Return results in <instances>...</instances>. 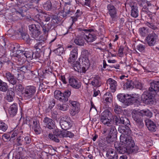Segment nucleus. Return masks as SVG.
Listing matches in <instances>:
<instances>
[{
    "label": "nucleus",
    "instance_id": "f257e3e1",
    "mask_svg": "<svg viewBox=\"0 0 159 159\" xmlns=\"http://www.w3.org/2000/svg\"><path fill=\"white\" fill-rule=\"evenodd\" d=\"M155 94L148 91L143 92L141 96V100L143 103L150 105H155L156 100L154 98Z\"/></svg>",
    "mask_w": 159,
    "mask_h": 159
},
{
    "label": "nucleus",
    "instance_id": "f03ea898",
    "mask_svg": "<svg viewBox=\"0 0 159 159\" xmlns=\"http://www.w3.org/2000/svg\"><path fill=\"white\" fill-rule=\"evenodd\" d=\"M78 31H82L83 36L85 37V40L88 42H92L97 39V37L94 33V30L93 29H85L81 28L77 29Z\"/></svg>",
    "mask_w": 159,
    "mask_h": 159
},
{
    "label": "nucleus",
    "instance_id": "7ed1b4c3",
    "mask_svg": "<svg viewBox=\"0 0 159 159\" xmlns=\"http://www.w3.org/2000/svg\"><path fill=\"white\" fill-rule=\"evenodd\" d=\"M132 117L135 122V125L139 129L143 128L144 124L143 122V117L139 113V111L133 110L131 113Z\"/></svg>",
    "mask_w": 159,
    "mask_h": 159
},
{
    "label": "nucleus",
    "instance_id": "20e7f679",
    "mask_svg": "<svg viewBox=\"0 0 159 159\" xmlns=\"http://www.w3.org/2000/svg\"><path fill=\"white\" fill-rule=\"evenodd\" d=\"M113 116L112 113L108 110H106L104 111L100 116V121L104 125L109 126L111 124L113 119Z\"/></svg>",
    "mask_w": 159,
    "mask_h": 159
},
{
    "label": "nucleus",
    "instance_id": "39448f33",
    "mask_svg": "<svg viewBox=\"0 0 159 159\" xmlns=\"http://www.w3.org/2000/svg\"><path fill=\"white\" fill-rule=\"evenodd\" d=\"M109 133L106 137V141L108 143L114 142L117 137V132L114 125L108 126Z\"/></svg>",
    "mask_w": 159,
    "mask_h": 159
},
{
    "label": "nucleus",
    "instance_id": "423d86ee",
    "mask_svg": "<svg viewBox=\"0 0 159 159\" xmlns=\"http://www.w3.org/2000/svg\"><path fill=\"white\" fill-rule=\"evenodd\" d=\"M36 90V87L33 85L26 86L23 93L24 98L26 100H29L34 98Z\"/></svg>",
    "mask_w": 159,
    "mask_h": 159
},
{
    "label": "nucleus",
    "instance_id": "0eeeda50",
    "mask_svg": "<svg viewBox=\"0 0 159 159\" xmlns=\"http://www.w3.org/2000/svg\"><path fill=\"white\" fill-rule=\"evenodd\" d=\"M29 28L31 32V36L37 40L41 34L40 25H39L32 24L29 26Z\"/></svg>",
    "mask_w": 159,
    "mask_h": 159
},
{
    "label": "nucleus",
    "instance_id": "6e6552de",
    "mask_svg": "<svg viewBox=\"0 0 159 159\" xmlns=\"http://www.w3.org/2000/svg\"><path fill=\"white\" fill-rule=\"evenodd\" d=\"M52 134V133L49 134L48 138L50 140H52L56 143H58L60 142V140L58 137L63 138V132L60 130L58 129H56L53 130Z\"/></svg>",
    "mask_w": 159,
    "mask_h": 159
},
{
    "label": "nucleus",
    "instance_id": "1a4fd4ad",
    "mask_svg": "<svg viewBox=\"0 0 159 159\" xmlns=\"http://www.w3.org/2000/svg\"><path fill=\"white\" fill-rule=\"evenodd\" d=\"M70 66L73 67L75 71L80 73H85L90 67L89 66H87L86 64L83 63V66L82 67L80 63L77 61L70 65Z\"/></svg>",
    "mask_w": 159,
    "mask_h": 159
},
{
    "label": "nucleus",
    "instance_id": "9d476101",
    "mask_svg": "<svg viewBox=\"0 0 159 159\" xmlns=\"http://www.w3.org/2000/svg\"><path fill=\"white\" fill-rule=\"evenodd\" d=\"M120 142L125 144L129 149L130 147L135 144L134 140L129 135H121L120 137Z\"/></svg>",
    "mask_w": 159,
    "mask_h": 159
},
{
    "label": "nucleus",
    "instance_id": "9b49d317",
    "mask_svg": "<svg viewBox=\"0 0 159 159\" xmlns=\"http://www.w3.org/2000/svg\"><path fill=\"white\" fill-rule=\"evenodd\" d=\"M116 125H120L123 124L125 125H129V119L125 116L120 117V116H114L112 119Z\"/></svg>",
    "mask_w": 159,
    "mask_h": 159
},
{
    "label": "nucleus",
    "instance_id": "f8f14e48",
    "mask_svg": "<svg viewBox=\"0 0 159 159\" xmlns=\"http://www.w3.org/2000/svg\"><path fill=\"white\" fill-rule=\"evenodd\" d=\"M107 13L110 16L112 20H115L117 15V9L116 7L111 4H108L107 7Z\"/></svg>",
    "mask_w": 159,
    "mask_h": 159
},
{
    "label": "nucleus",
    "instance_id": "ddd939ff",
    "mask_svg": "<svg viewBox=\"0 0 159 159\" xmlns=\"http://www.w3.org/2000/svg\"><path fill=\"white\" fill-rule=\"evenodd\" d=\"M114 146L116 150L120 153L124 154L129 150L125 144L123 143H120L119 142H116Z\"/></svg>",
    "mask_w": 159,
    "mask_h": 159
},
{
    "label": "nucleus",
    "instance_id": "4468645a",
    "mask_svg": "<svg viewBox=\"0 0 159 159\" xmlns=\"http://www.w3.org/2000/svg\"><path fill=\"white\" fill-rule=\"evenodd\" d=\"M69 103L73 107L72 108L70 111V113L72 116H74L77 114L80 110V105L77 101L70 100Z\"/></svg>",
    "mask_w": 159,
    "mask_h": 159
},
{
    "label": "nucleus",
    "instance_id": "2eb2a0df",
    "mask_svg": "<svg viewBox=\"0 0 159 159\" xmlns=\"http://www.w3.org/2000/svg\"><path fill=\"white\" fill-rule=\"evenodd\" d=\"M157 35L155 33H152L148 35L146 37L145 40L149 46H152L154 45L156 43Z\"/></svg>",
    "mask_w": 159,
    "mask_h": 159
},
{
    "label": "nucleus",
    "instance_id": "dca6fc26",
    "mask_svg": "<svg viewBox=\"0 0 159 159\" xmlns=\"http://www.w3.org/2000/svg\"><path fill=\"white\" fill-rule=\"evenodd\" d=\"M69 85L74 89H79L81 87V83L73 76L69 77Z\"/></svg>",
    "mask_w": 159,
    "mask_h": 159
},
{
    "label": "nucleus",
    "instance_id": "f3484780",
    "mask_svg": "<svg viewBox=\"0 0 159 159\" xmlns=\"http://www.w3.org/2000/svg\"><path fill=\"white\" fill-rule=\"evenodd\" d=\"M78 49L76 48L73 49L70 52V57L68 61L70 65L75 62V60L77 57Z\"/></svg>",
    "mask_w": 159,
    "mask_h": 159
},
{
    "label": "nucleus",
    "instance_id": "a211bd4d",
    "mask_svg": "<svg viewBox=\"0 0 159 159\" xmlns=\"http://www.w3.org/2000/svg\"><path fill=\"white\" fill-rule=\"evenodd\" d=\"M67 118H68L67 116H65V117L61 118L60 121V125L61 128L65 130L69 129L72 126L70 122L66 120Z\"/></svg>",
    "mask_w": 159,
    "mask_h": 159
},
{
    "label": "nucleus",
    "instance_id": "6ab92c4d",
    "mask_svg": "<svg viewBox=\"0 0 159 159\" xmlns=\"http://www.w3.org/2000/svg\"><path fill=\"white\" fill-rule=\"evenodd\" d=\"M80 35L76 37L74 39V43L77 45L80 46L84 45L85 39L83 36L82 31H79Z\"/></svg>",
    "mask_w": 159,
    "mask_h": 159
},
{
    "label": "nucleus",
    "instance_id": "aec40b11",
    "mask_svg": "<svg viewBox=\"0 0 159 159\" xmlns=\"http://www.w3.org/2000/svg\"><path fill=\"white\" fill-rule=\"evenodd\" d=\"M150 87L149 88V90L155 94L159 92V81L153 80L150 83Z\"/></svg>",
    "mask_w": 159,
    "mask_h": 159
},
{
    "label": "nucleus",
    "instance_id": "412c9836",
    "mask_svg": "<svg viewBox=\"0 0 159 159\" xmlns=\"http://www.w3.org/2000/svg\"><path fill=\"white\" fill-rule=\"evenodd\" d=\"M43 121L46 125V127L50 129H54L55 127V124L52 120L48 117L46 116L44 119Z\"/></svg>",
    "mask_w": 159,
    "mask_h": 159
},
{
    "label": "nucleus",
    "instance_id": "4be33fe9",
    "mask_svg": "<svg viewBox=\"0 0 159 159\" xmlns=\"http://www.w3.org/2000/svg\"><path fill=\"white\" fill-rule=\"evenodd\" d=\"M144 121L146 125L149 130L153 132L156 131L157 127L153 121L148 119L145 120Z\"/></svg>",
    "mask_w": 159,
    "mask_h": 159
},
{
    "label": "nucleus",
    "instance_id": "5701e85b",
    "mask_svg": "<svg viewBox=\"0 0 159 159\" xmlns=\"http://www.w3.org/2000/svg\"><path fill=\"white\" fill-rule=\"evenodd\" d=\"M32 129L36 134H39L41 133V128L39 121L37 119H34L33 120Z\"/></svg>",
    "mask_w": 159,
    "mask_h": 159
},
{
    "label": "nucleus",
    "instance_id": "b1692460",
    "mask_svg": "<svg viewBox=\"0 0 159 159\" xmlns=\"http://www.w3.org/2000/svg\"><path fill=\"white\" fill-rule=\"evenodd\" d=\"M5 77L6 78L10 84L13 85L16 84L17 82L16 78L15 77L14 75L10 72H6Z\"/></svg>",
    "mask_w": 159,
    "mask_h": 159
},
{
    "label": "nucleus",
    "instance_id": "393cba45",
    "mask_svg": "<svg viewBox=\"0 0 159 159\" xmlns=\"http://www.w3.org/2000/svg\"><path fill=\"white\" fill-rule=\"evenodd\" d=\"M25 16L24 12L19 9V10L16 11L15 13L12 15V19L14 21L22 19Z\"/></svg>",
    "mask_w": 159,
    "mask_h": 159
},
{
    "label": "nucleus",
    "instance_id": "a878e982",
    "mask_svg": "<svg viewBox=\"0 0 159 159\" xmlns=\"http://www.w3.org/2000/svg\"><path fill=\"white\" fill-rule=\"evenodd\" d=\"M20 51L22 52V58L26 59L29 60H31L33 59V52L30 50V51H26L22 50H20Z\"/></svg>",
    "mask_w": 159,
    "mask_h": 159
},
{
    "label": "nucleus",
    "instance_id": "bb28decb",
    "mask_svg": "<svg viewBox=\"0 0 159 159\" xmlns=\"http://www.w3.org/2000/svg\"><path fill=\"white\" fill-rule=\"evenodd\" d=\"M119 132L121 133L122 135H129L131 133V130L129 129L128 125L119 126L118 129Z\"/></svg>",
    "mask_w": 159,
    "mask_h": 159
},
{
    "label": "nucleus",
    "instance_id": "cd10ccee",
    "mask_svg": "<svg viewBox=\"0 0 159 159\" xmlns=\"http://www.w3.org/2000/svg\"><path fill=\"white\" fill-rule=\"evenodd\" d=\"M89 53L87 50H84L81 52V56L83 58L82 62L84 64H86L87 66L90 65L89 59Z\"/></svg>",
    "mask_w": 159,
    "mask_h": 159
},
{
    "label": "nucleus",
    "instance_id": "c85d7f7f",
    "mask_svg": "<svg viewBox=\"0 0 159 159\" xmlns=\"http://www.w3.org/2000/svg\"><path fill=\"white\" fill-rule=\"evenodd\" d=\"M126 98L125 104L126 106H129L134 103H137V102H139L137 98L132 97L130 95L127 94Z\"/></svg>",
    "mask_w": 159,
    "mask_h": 159
},
{
    "label": "nucleus",
    "instance_id": "c756f323",
    "mask_svg": "<svg viewBox=\"0 0 159 159\" xmlns=\"http://www.w3.org/2000/svg\"><path fill=\"white\" fill-rule=\"evenodd\" d=\"M18 110V105L14 103L11 105L8 109L9 113L11 117H13L16 114Z\"/></svg>",
    "mask_w": 159,
    "mask_h": 159
},
{
    "label": "nucleus",
    "instance_id": "7c9ffc66",
    "mask_svg": "<svg viewBox=\"0 0 159 159\" xmlns=\"http://www.w3.org/2000/svg\"><path fill=\"white\" fill-rule=\"evenodd\" d=\"M107 159H118V155L116 151L112 149H109L106 154Z\"/></svg>",
    "mask_w": 159,
    "mask_h": 159
},
{
    "label": "nucleus",
    "instance_id": "2f4dec72",
    "mask_svg": "<svg viewBox=\"0 0 159 159\" xmlns=\"http://www.w3.org/2000/svg\"><path fill=\"white\" fill-rule=\"evenodd\" d=\"M103 100L107 104L112 103L113 96L112 93L110 92H107L105 93L103 96Z\"/></svg>",
    "mask_w": 159,
    "mask_h": 159
},
{
    "label": "nucleus",
    "instance_id": "473e14b6",
    "mask_svg": "<svg viewBox=\"0 0 159 159\" xmlns=\"http://www.w3.org/2000/svg\"><path fill=\"white\" fill-rule=\"evenodd\" d=\"M39 23H40V25L43 29V34L47 35L50 30L52 27V24L49 23L48 24H44L43 22H40Z\"/></svg>",
    "mask_w": 159,
    "mask_h": 159
},
{
    "label": "nucleus",
    "instance_id": "72a5a7b5",
    "mask_svg": "<svg viewBox=\"0 0 159 159\" xmlns=\"http://www.w3.org/2000/svg\"><path fill=\"white\" fill-rule=\"evenodd\" d=\"M130 7L131 9V15L134 17H137L139 15V11L137 4H131L130 5Z\"/></svg>",
    "mask_w": 159,
    "mask_h": 159
},
{
    "label": "nucleus",
    "instance_id": "f704fd0d",
    "mask_svg": "<svg viewBox=\"0 0 159 159\" xmlns=\"http://www.w3.org/2000/svg\"><path fill=\"white\" fill-rule=\"evenodd\" d=\"M107 83L108 84L110 85L111 92H115L116 88V82L111 78H109L108 79Z\"/></svg>",
    "mask_w": 159,
    "mask_h": 159
},
{
    "label": "nucleus",
    "instance_id": "c9c22d12",
    "mask_svg": "<svg viewBox=\"0 0 159 159\" xmlns=\"http://www.w3.org/2000/svg\"><path fill=\"white\" fill-rule=\"evenodd\" d=\"M123 87L124 89H131L134 88V81L126 80L125 83H123Z\"/></svg>",
    "mask_w": 159,
    "mask_h": 159
},
{
    "label": "nucleus",
    "instance_id": "e433bc0d",
    "mask_svg": "<svg viewBox=\"0 0 159 159\" xmlns=\"http://www.w3.org/2000/svg\"><path fill=\"white\" fill-rule=\"evenodd\" d=\"M15 95L14 89L10 88L7 93L6 99L9 102L12 101Z\"/></svg>",
    "mask_w": 159,
    "mask_h": 159
},
{
    "label": "nucleus",
    "instance_id": "4c0bfd02",
    "mask_svg": "<svg viewBox=\"0 0 159 159\" xmlns=\"http://www.w3.org/2000/svg\"><path fill=\"white\" fill-rule=\"evenodd\" d=\"M54 95L55 98L59 100L61 102H66L64 98V94L61 91L58 90H56L54 92Z\"/></svg>",
    "mask_w": 159,
    "mask_h": 159
},
{
    "label": "nucleus",
    "instance_id": "58836bf2",
    "mask_svg": "<svg viewBox=\"0 0 159 159\" xmlns=\"http://www.w3.org/2000/svg\"><path fill=\"white\" fill-rule=\"evenodd\" d=\"M90 84L94 87L100 86L101 85L100 77L98 75H95L93 78Z\"/></svg>",
    "mask_w": 159,
    "mask_h": 159
},
{
    "label": "nucleus",
    "instance_id": "ea45409f",
    "mask_svg": "<svg viewBox=\"0 0 159 159\" xmlns=\"http://www.w3.org/2000/svg\"><path fill=\"white\" fill-rule=\"evenodd\" d=\"M8 89V86L6 82H3L0 79V91L6 92Z\"/></svg>",
    "mask_w": 159,
    "mask_h": 159
},
{
    "label": "nucleus",
    "instance_id": "a19ab883",
    "mask_svg": "<svg viewBox=\"0 0 159 159\" xmlns=\"http://www.w3.org/2000/svg\"><path fill=\"white\" fill-rule=\"evenodd\" d=\"M20 54H13L12 55L14 57H16L17 58V60L19 62H20L19 64H22L26 61L25 59H23L22 58V52L20 51L19 53Z\"/></svg>",
    "mask_w": 159,
    "mask_h": 159
},
{
    "label": "nucleus",
    "instance_id": "79ce46f5",
    "mask_svg": "<svg viewBox=\"0 0 159 159\" xmlns=\"http://www.w3.org/2000/svg\"><path fill=\"white\" fill-rule=\"evenodd\" d=\"M20 48V46L17 43L14 44H11L9 47V49L10 51H12L13 52L17 51H20L19 49Z\"/></svg>",
    "mask_w": 159,
    "mask_h": 159
},
{
    "label": "nucleus",
    "instance_id": "37998d69",
    "mask_svg": "<svg viewBox=\"0 0 159 159\" xmlns=\"http://www.w3.org/2000/svg\"><path fill=\"white\" fill-rule=\"evenodd\" d=\"M139 113L142 116H146L151 117L152 116V113L148 109L143 110L139 111Z\"/></svg>",
    "mask_w": 159,
    "mask_h": 159
},
{
    "label": "nucleus",
    "instance_id": "c03bdc74",
    "mask_svg": "<svg viewBox=\"0 0 159 159\" xmlns=\"http://www.w3.org/2000/svg\"><path fill=\"white\" fill-rule=\"evenodd\" d=\"M69 106L67 103L60 104L57 105V108L60 110L65 111L67 110Z\"/></svg>",
    "mask_w": 159,
    "mask_h": 159
},
{
    "label": "nucleus",
    "instance_id": "a18cd8bd",
    "mask_svg": "<svg viewBox=\"0 0 159 159\" xmlns=\"http://www.w3.org/2000/svg\"><path fill=\"white\" fill-rule=\"evenodd\" d=\"M58 47L57 48L54 50V52L57 55L61 56L64 52V48L61 45H58Z\"/></svg>",
    "mask_w": 159,
    "mask_h": 159
},
{
    "label": "nucleus",
    "instance_id": "49530a36",
    "mask_svg": "<svg viewBox=\"0 0 159 159\" xmlns=\"http://www.w3.org/2000/svg\"><path fill=\"white\" fill-rule=\"evenodd\" d=\"M42 12V21H43L47 22L50 20L51 19V16L49 14L46 13L44 11L41 10V12Z\"/></svg>",
    "mask_w": 159,
    "mask_h": 159
},
{
    "label": "nucleus",
    "instance_id": "de8ad7c7",
    "mask_svg": "<svg viewBox=\"0 0 159 159\" xmlns=\"http://www.w3.org/2000/svg\"><path fill=\"white\" fill-rule=\"evenodd\" d=\"M45 46L44 44L42 42H38L35 44L34 46V48L36 50L43 52V48Z\"/></svg>",
    "mask_w": 159,
    "mask_h": 159
},
{
    "label": "nucleus",
    "instance_id": "09e8293b",
    "mask_svg": "<svg viewBox=\"0 0 159 159\" xmlns=\"http://www.w3.org/2000/svg\"><path fill=\"white\" fill-rule=\"evenodd\" d=\"M8 126L6 124L0 121V133H2L3 132H5Z\"/></svg>",
    "mask_w": 159,
    "mask_h": 159
},
{
    "label": "nucleus",
    "instance_id": "8fccbe9b",
    "mask_svg": "<svg viewBox=\"0 0 159 159\" xmlns=\"http://www.w3.org/2000/svg\"><path fill=\"white\" fill-rule=\"evenodd\" d=\"M145 24L146 25L153 30H156L157 29V27L156 26L155 23L154 22V20H153V21H152L150 22H146L145 23Z\"/></svg>",
    "mask_w": 159,
    "mask_h": 159
},
{
    "label": "nucleus",
    "instance_id": "3c124183",
    "mask_svg": "<svg viewBox=\"0 0 159 159\" xmlns=\"http://www.w3.org/2000/svg\"><path fill=\"white\" fill-rule=\"evenodd\" d=\"M52 4L50 0L46 2L43 5L44 8L47 10H50L52 8Z\"/></svg>",
    "mask_w": 159,
    "mask_h": 159
},
{
    "label": "nucleus",
    "instance_id": "603ef678",
    "mask_svg": "<svg viewBox=\"0 0 159 159\" xmlns=\"http://www.w3.org/2000/svg\"><path fill=\"white\" fill-rule=\"evenodd\" d=\"M139 31L140 35L143 37L145 36L148 33V30L145 27H143L139 28Z\"/></svg>",
    "mask_w": 159,
    "mask_h": 159
},
{
    "label": "nucleus",
    "instance_id": "864d4df0",
    "mask_svg": "<svg viewBox=\"0 0 159 159\" xmlns=\"http://www.w3.org/2000/svg\"><path fill=\"white\" fill-rule=\"evenodd\" d=\"M18 34L20 35L22 38L24 40L27 41L29 39V35L25 33H23L21 31H19Z\"/></svg>",
    "mask_w": 159,
    "mask_h": 159
},
{
    "label": "nucleus",
    "instance_id": "5fc2aeb1",
    "mask_svg": "<svg viewBox=\"0 0 159 159\" xmlns=\"http://www.w3.org/2000/svg\"><path fill=\"white\" fill-rule=\"evenodd\" d=\"M127 94H125L123 93L119 94L117 95V98L120 101L125 103Z\"/></svg>",
    "mask_w": 159,
    "mask_h": 159
},
{
    "label": "nucleus",
    "instance_id": "6e6d98bb",
    "mask_svg": "<svg viewBox=\"0 0 159 159\" xmlns=\"http://www.w3.org/2000/svg\"><path fill=\"white\" fill-rule=\"evenodd\" d=\"M63 138L69 137L70 138H72L74 136V134L71 132L65 131L63 132Z\"/></svg>",
    "mask_w": 159,
    "mask_h": 159
},
{
    "label": "nucleus",
    "instance_id": "4d7b16f0",
    "mask_svg": "<svg viewBox=\"0 0 159 159\" xmlns=\"http://www.w3.org/2000/svg\"><path fill=\"white\" fill-rule=\"evenodd\" d=\"M17 143V144L18 146H21L24 144V137L19 136L16 139Z\"/></svg>",
    "mask_w": 159,
    "mask_h": 159
},
{
    "label": "nucleus",
    "instance_id": "13d9d810",
    "mask_svg": "<svg viewBox=\"0 0 159 159\" xmlns=\"http://www.w3.org/2000/svg\"><path fill=\"white\" fill-rule=\"evenodd\" d=\"M82 14V12L80 11V10H77L75 13V16L72 17L73 21H76L77 20L78 18Z\"/></svg>",
    "mask_w": 159,
    "mask_h": 159
},
{
    "label": "nucleus",
    "instance_id": "bf43d9fd",
    "mask_svg": "<svg viewBox=\"0 0 159 159\" xmlns=\"http://www.w3.org/2000/svg\"><path fill=\"white\" fill-rule=\"evenodd\" d=\"M41 10L39 12L41 14H37L34 18V19L35 20L37 21L38 23L40 25V22H43L42 20V17L41 16H42V12H41Z\"/></svg>",
    "mask_w": 159,
    "mask_h": 159
},
{
    "label": "nucleus",
    "instance_id": "052dcab7",
    "mask_svg": "<svg viewBox=\"0 0 159 159\" xmlns=\"http://www.w3.org/2000/svg\"><path fill=\"white\" fill-rule=\"evenodd\" d=\"M24 89V87L20 84L16 85L15 87V89L16 91H19L22 92Z\"/></svg>",
    "mask_w": 159,
    "mask_h": 159
},
{
    "label": "nucleus",
    "instance_id": "680f3d73",
    "mask_svg": "<svg viewBox=\"0 0 159 159\" xmlns=\"http://www.w3.org/2000/svg\"><path fill=\"white\" fill-rule=\"evenodd\" d=\"M6 53L5 49L2 46H0V56H1V58L2 59L3 58V59L4 60V58L6 59V58L4 56L5 55Z\"/></svg>",
    "mask_w": 159,
    "mask_h": 159
},
{
    "label": "nucleus",
    "instance_id": "e2e57ef3",
    "mask_svg": "<svg viewBox=\"0 0 159 159\" xmlns=\"http://www.w3.org/2000/svg\"><path fill=\"white\" fill-rule=\"evenodd\" d=\"M134 88L142 90L143 89V85L140 82L134 80Z\"/></svg>",
    "mask_w": 159,
    "mask_h": 159
},
{
    "label": "nucleus",
    "instance_id": "0e129e2a",
    "mask_svg": "<svg viewBox=\"0 0 159 159\" xmlns=\"http://www.w3.org/2000/svg\"><path fill=\"white\" fill-rule=\"evenodd\" d=\"M60 20L59 19L58 16H54L52 17L51 22L50 23L52 24H58L60 22Z\"/></svg>",
    "mask_w": 159,
    "mask_h": 159
},
{
    "label": "nucleus",
    "instance_id": "69168bd1",
    "mask_svg": "<svg viewBox=\"0 0 159 159\" xmlns=\"http://www.w3.org/2000/svg\"><path fill=\"white\" fill-rule=\"evenodd\" d=\"M42 52H43L39 51L38 50H36V51L35 52H33V59H39L40 57Z\"/></svg>",
    "mask_w": 159,
    "mask_h": 159
},
{
    "label": "nucleus",
    "instance_id": "338daca9",
    "mask_svg": "<svg viewBox=\"0 0 159 159\" xmlns=\"http://www.w3.org/2000/svg\"><path fill=\"white\" fill-rule=\"evenodd\" d=\"M114 111L117 114H120L121 111V107L120 106H118L117 104H114Z\"/></svg>",
    "mask_w": 159,
    "mask_h": 159
},
{
    "label": "nucleus",
    "instance_id": "774afa93",
    "mask_svg": "<svg viewBox=\"0 0 159 159\" xmlns=\"http://www.w3.org/2000/svg\"><path fill=\"white\" fill-rule=\"evenodd\" d=\"M64 95V98L66 102L68 101V98L70 97L71 94V92L68 90L66 91L63 93Z\"/></svg>",
    "mask_w": 159,
    "mask_h": 159
}]
</instances>
